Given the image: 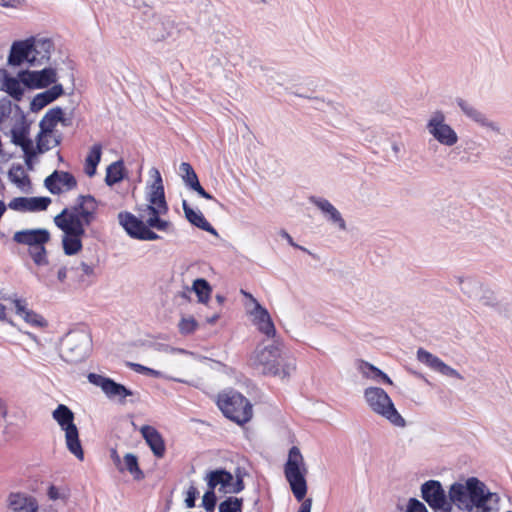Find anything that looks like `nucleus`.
I'll list each match as a JSON object with an SVG mask.
<instances>
[{
  "instance_id": "obj_1",
  "label": "nucleus",
  "mask_w": 512,
  "mask_h": 512,
  "mask_svg": "<svg viewBox=\"0 0 512 512\" xmlns=\"http://www.w3.org/2000/svg\"><path fill=\"white\" fill-rule=\"evenodd\" d=\"M421 497L435 511L451 512L453 505L464 512H499L500 496L491 492L476 477L465 483L454 482L448 496L438 480H428L421 485Z\"/></svg>"
},
{
  "instance_id": "obj_2",
  "label": "nucleus",
  "mask_w": 512,
  "mask_h": 512,
  "mask_svg": "<svg viewBox=\"0 0 512 512\" xmlns=\"http://www.w3.org/2000/svg\"><path fill=\"white\" fill-rule=\"evenodd\" d=\"M97 208L94 196L79 195L75 205L64 208L54 217L55 225L63 232L62 247L66 255H76L82 249L85 226L95 220Z\"/></svg>"
},
{
  "instance_id": "obj_3",
  "label": "nucleus",
  "mask_w": 512,
  "mask_h": 512,
  "mask_svg": "<svg viewBox=\"0 0 512 512\" xmlns=\"http://www.w3.org/2000/svg\"><path fill=\"white\" fill-rule=\"evenodd\" d=\"M249 363L264 376L279 377L282 380L289 379L296 370V359L281 339H274L269 344H258Z\"/></svg>"
},
{
  "instance_id": "obj_4",
  "label": "nucleus",
  "mask_w": 512,
  "mask_h": 512,
  "mask_svg": "<svg viewBox=\"0 0 512 512\" xmlns=\"http://www.w3.org/2000/svg\"><path fill=\"white\" fill-rule=\"evenodd\" d=\"M306 473L307 468L299 448L296 446L291 447L288 459L284 465V475L294 497L297 501H302L298 512H311L312 508V499H305L307 494Z\"/></svg>"
},
{
  "instance_id": "obj_5",
  "label": "nucleus",
  "mask_w": 512,
  "mask_h": 512,
  "mask_svg": "<svg viewBox=\"0 0 512 512\" xmlns=\"http://www.w3.org/2000/svg\"><path fill=\"white\" fill-rule=\"evenodd\" d=\"M147 201V204L141 205L138 208L139 215L142 218H146V222L153 229L164 232L169 231L172 223L161 218V216L166 215L169 211L164 188H151Z\"/></svg>"
},
{
  "instance_id": "obj_6",
  "label": "nucleus",
  "mask_w": 512,
  "mask_h": 512,
  "mask_svg": "<svg viewBox=\"0 0 512 512\" xmlns=\"http://www.w3.org/2000/svg\"><path fill=\"white\" fill-rule=\"evenodd\" d=\"M50 240V233L47 229H25L14 233L13 241L28 246V253L33 262L41 267L48 264L45 244Z\"/></svg>"
},
{
  "instance_id": "obj_7",
  "label": "nucleus",
  "mask_w": 512,
  "mask_h": 512,
  "mask_svg": "<svg viewBox=\"0 0 512 512\" xmlns=\"http://www.w3.org/2000/svg\"><path fill=\"white\" fill-rule=\"evenodd\" d=\"M217 405L223 415L238 425L249 422L253 416L252 404L241 393L229 391L220 394Z\"/></svg>"
},
{
  "instance_id": "obj_8",
  "label": "nucleus",
  "mask_w": 512,
  "mask_h": 512,
  "mask_svg": "<svg viewBox=\"0 0 512 512\" xmlns=\"http://www.w3.org/2000/svg\"><path fill=\"white\" fill-rule=\"evenodd\" d=\"M364 398L373 412L387 419L397 427H404L405 420L395 408L389 395L379 387H368L364 391Z\"/></svg>"
},
{
  "instance_id": "obj_9",
  "label": "nucleus",
  "mask_w": 512,
  "mask_h": 512,
  "mask_svg": "<svg viewBox=\"0 0 512 512\" xmlns=\"http://www.w3.org/2000/svg\"><path fill=\"white\" fill-rule=\"evenodd\" d=\"M52 417L65 432V441L69 452L77 459L83 460L84 451L79 439L78 428L74 423V413L72 410L64 404H59L53 411Z\"/></svg>"
},
{
  "instance_id": "obj_10",
  "label": "nucleus",
  "mask_w": 512,
  "mask_h": 512,
  "mask_svg": "<svg viewBox=\"0 0 512 512\" xmlns=\"http://www.w3.org/2000/svg\"><path fill=\"white\" fill-rule=\"evenodd\" d=\"M430 135L444 146H454L458 142V135L455 130L446 123V116L443 111H434L426 125Z\"/></svg>"
},
{
  "instance_id": "obj_11",
  "label": "nucleus",
  "mask_w": 512,
  "mask_h": 512,
  "mask_svg": "<svg viewBox=\"0 0 512 512\" xmlns=\"http://www.w3.org/2000/svg\"><path fill=\"white\" fill-rule=\"evenodd\" d=\"M91 345L90 336L84 332L69 333L65 340L64 359L69 363H79L88 357Z\"/></svg>"
},
{
  "instance_id": "obj_12",
  "label": "nucleus",
  "mask_w": 512,
  "mask_h": 512,
  "mask_svg": "<svg viewBox=\"0 0 512 512\" xmlns=\"http://www.w3.org/2000/svg\"><path fill=\"white\" fill-rule=\"evenodd\" d=\"M18 76L22 84L28 89H44L50 85L57 84L58 75L57 70L53 67H45L41 70H21Z\"/></svg>"
},
{
  "instance_id": "obj_13",
  "label": "nucleus",
  "mask_w": 512,
  "mask_h": 512,
  "mask_svg": "<svg viewBox=\"0 0 512 512\" xmlns=\"http://www.w3.org/2000/svg\"><path fill=\"white\" fill-rule=\"evenodd\" d=\"M87 378L91 384L100 387L108 398L118 397L122 401L126 397L134 394V392L126 386L100 374L89 373Z\"/></svg>"
},
{
  "instance_id": "obj_14",
  "label": "nucleus",
  "mask_w": 512,
  "mask_h": 512,
  "mask_svg": "<svg viewBox=\"0 0 512 512\" xmlns=\"http://www.w3.org/2000/svg\"><path fill=\"white\" fill-rule=\"evenodd\" d=\"M31 48L30 66H41L47 64L54 50V43L51 38L43 36L29 37Z\"/></svg>"
},
{
  "instance_id": "obj_15",
  "label": "nucleus",
  "mask_w": 512,
  "mask_h": 512,
  "mask_svg": "<svg viewBox=\"0 0 512 512\" xmlns=\"http://www.w3.org/2000/svg\"><path fill=\"white\" fill-rule=\"evenodd\" d=\"M59 184H62L67 191H70L76 188L77 180L72 173L59 170L53 171L44 180L45 187L54 195H59L63 191Z\"/></svg>"
},
{
  "instance_id": "obj_16",
  "label": "nucleus",
  "mask_w": 512,
  "mask_h": 512,
  "mask_svg": "<svg viewBox=\"0 0 512 512\" xmlns=\"http://www.w3.org/2000/svg\"><path fill=\"white\" fill-rule=\"evenodd\" d=\"M51 204L49 197H16L8 203V208L18 212L44 211Z\"/></svg>"
},
{
  "instance_id": "obj_17",
  "label": "nucleus",
  "mask_w": 512,
  "mask_h": 512,
  "mask_svg": "<svg viewBox=\"0 0 512 512\" xmlns=\"http://www.w3.org/2000/svg\"><path fill=\"white\" fill-rule=\"evenodd\" d=\"M309 202L322 212L328 222L336 225L342 231L347 229L346 222L341 213L330 201L322 197L310 196Z\"/></svg>"
},
{
  "instance_id": "obj_18",
  "label": "nucleus",
  "mask_w": 512,
  "mask_h": 512,
  "mask_svg": "<svg viewBox=\"0 0 512 512\" xmlns=\"http://www.w3.org/2000/svg\"><path fill=\"white\" fill-rule=\"evenodd\" d=\"M119 224L126 233L133 239L140 240L147 227L146 218L136 217L134 214L123 211L118 214Z\"/></svg>"
},
{
  "instance_id": "obj_19",
  "label": "nucleus",
  "mask_w": 512,
  "mask_h": 512,
  "mask_svg": "<svg viewBox=\"0 0 512 512\" xmlns=\"http://www.w3.org/2000/svg\"><path fill=\"white\" fill-rule=\"evenodd\" d=\"M456 104L463 112V114L473 122L477 123L482 127L489 128L493 131H499V127L495 122L489 120L488 117L482 111L478 110L468 101L464 100L463 98H456Z\"/></svg>"
},
{
  "instance_id": "obj_20",
  "label": "nucleus",
  "mask_w": 512,
  "mask_h": 512,
  "mask_svg": "<svg viewBox=\"0 0 512 512\" xmlns=\"http://www.w3.org/2000/svg\"><path fill=\"white\" fill-rule=\"evenodd\" d=\"M252 314L254 316V324L262 334L273 340L280 339V337H277L276 335L275 325L266 308L262 307L258 302H256Z\"/></svg>"
},
{
  "instance_id": "obj_21",
  "label": "nucleus",
  "mask_w": 512,
  "mask_h": 512,
  "mask_svg": "<svg viewBox=\"0 0 512 512\" xmlns=\"http://www.w3.org/2000/svg\"><path fill=\"white\" fill-rule=\"evenodd\" d=\"M31 48L32 44L30 43L29 38L14 41L8 55V64L14 67L21 66L25 62L29 64Z\"/></svg>"
},
{
  "instance_id": "obj_22",
  "label": "nucleus",
  "mask_w": 512,
  "mask_h": 512,
  "mask_svg": "<svg viewBox=\"0 0 512 512\" xmlns=\"http://www.w3.org/2000/svg\"><path fill=\"white\" fill-rule=\"evenodd\" d=\"M179 171L185 185L189 189L195 191L202 198L207 200H214L217 202V200L201 186L198 176L191 164L182 162L179 166Z\"/></svg>"
},
{
  "instance_id": "obj_23",
  "label": "nucleus",
  "mask_w": 512,
  "mask_h": 512,
  "mask_svg": "<svg viewBox=\"0 0 512 512\" xmlns=\"http://www.w3.org/2000/svg\"><path fill=\"white\" fill-rule=\"evenodd\" d=\"M140 433L156 458H162L166 452L165 441L160 432L150 425L140 428Z\"/></svg>"
},
{
  "instance_id": "obj_24",
  "label": "nucleus",
  "mask_w": 512,
  "mask_h": 512,
  "mask_svg": "<svg viewBox=\"0 0 512 512\" xmlns=\"http://www.w3.org/2000/svg\"><path fill=\"white\" fill-rule=\"evenodd\" d=\"M64 94V88L62 84H55L52 87L46 89L45 91L36 94L31 103L30 110L34 113L39 112L47 105L51 104L59 97Z\"/></svg>"
},
{
  "instance_id": "obj_25",
  "label": "nucleus",
  "mask_w": 512,
  "mask_h": 512,
  "mask_svg": "<svg viewBox=\"0 0 512 512\" xmlns=\"http://www.w3.org/2000/svg\"><path fill=\"white\" fill-rule=\"evenodd\" d=\"M8 506L14 512H37L38 510L36 498L22 492L10 493Z\"/></svg>"
},
{
  "instance_id": "obj_26",
  "label": "nucleus",
  "mask_w": 512,
  "mask_h": 512,
  "mask_svg": "<svg viewBox=\"0 0 512 512\" xmlns=\"http://www.w3.org/2000/svg\"><path fill=\"white\" fill-rule=\"evenodd\" d=\"M204 480L206 481L208 488L215 491V488L220 486V492L228 493L227 490L231 485V482L234 480V475L224 468H217L207 472Z\"/></svg>"
},
{
  "instance_id": "obj_27",
  "label": "nucleus",
  "mask_w": 512,
  "mask_h": 512,
  "mask_svg": "<svg viewBox=\"0 0 512 512\" xmlns=\"http://www.w3.org/2000/svg\"><path fill=\"white\" fill-rule=\"evenodd\" d=\"M182 208L190 224L212 235H217L216 229L206 220L201 211L192 209L186 200H182Z\"/></svg>"
},
{
  "instance_id": "obj_28",
  "label": "nucleus",
  "mask_w": 512,
  "mask_h": 512,
  "mask_svg": "<svg viewBox=\"0 0 512 512\" xmlns=\"http://www.w3.org/2000/svg\"><path fill=\"white\" fill-rule=\"evenodd\" d=\"M16 314L19 315L23 320L33 327H45L47 321L40 314L29 309L25 300L16 299L14 300Z\"/></svg>"
},
{
  "instance_id": "obj_29",
  "label": "nucleus",
  "mask_w": 512,
  "mask_h": 512,
  "mask_svg": "<svg viewBox=\"0 0 512 512\" xmlns=\"http://www.w3.org/2000/svg\"><path fill=\"white\" fill-rule=\"evenodd\" d=\"M30 133V124L26 122L25 116L21 117V121L19 124L13 126L10 131L11 134V142L22 148L30 147L33 144L32 140L29 138Z\"/></svg>"
},
{
  "instance_id": "obj_30",
  "label": "nucleus",
  "mask_w": 512,
  "mask_h": 512,
  "mask_svg": "<svg viewBox=\"0 0 512 512\" xmlns=\"http://www.w3.org/2000/svg\"><path fill=\"white\" fill-rule=\"evenodd\" d=\"M99 259L93 257L89 261H81L77 266H72L71 271H74L76 276L81 282L91 283L96 277V268L98 266Z\"/></svg>"
},
{
  "instance_id": "obj_31",
  "label": "nucleus",
  "mask_w": 512,
  "mask_h": 512,
  "mask_svg": "<svg viewBox=\"0 0 512 512\" xmlns=\"http://www.w3.org/2000/svg\"><path fill=\"white\" fill-rule=\"evenodd\" d=\"M358 370L366 378L372 379L376 382H382L388 385L393 384L392 380L386 373H384L382 370L366 361H359Z\"/></svg>"
},
{
  "instance_id": "obj_32",
  "label": "nucleus",
  "mask_w": 512,
  "mask_h": 512,
  "mask_svg": "<svg viewBox=\"0 0 512 512\" xmlns=\"http://www.w3.org/2000/svg\"><path fill=\"white\" fill-rule=\"evenodd\" d=\"M62 108L59 106L49 109L39 122L41 134H51L61 120Z\"/></svg>"
},
{
  "instance_id": "obj_33",
  "label": "nucleus",
  "mask_w": 512,
  "mask_h": 512,
  "mask_svg": "<svg viewBox=\"0 0 512 512\" xmlns=\"http://www.w3.org/2000/svg\"><path fill=\"white\" fill-rule=\"evenodd\" d=\"M22 85V81L18 75L17 77H12L8 74L4 75L2 89L16 101H20L23 98L24 89Z\"/></svg>"
},
{
  "instance_id": "obj_34",
  "label": "nucleus",
  "mask_w": 512,
  "mask_h": 512,
  "mask_svg": "<svg viewBox=\"0 0 512 512\" xmlns=\"http://www.w3.org/2000/svg\"><path fill=\"white\" fill-rule=\"evenodd\" d=\"M125 177V167L123 160H118L111 163L106 169L105 183L108 186H113L121 182Z\"/></svg>"
},
{
  "instance_id": "obj_35",
  "label": "nucleus",
  "mask_w": 512,
  "mask_h": 512,
  "mask_svg": "<svg viewBox=\"0 0 512 512\" xmlns=\"http://www.w3.org/2000/svg\"><path fill=\"white\" fill-rule=\"evenodd\" d=\"M101 155L102 146L100 144H94L85 159L84 171L87 176L93 177L96 174Z\"/></svg>"
},
{
  "instance_id": "obj_36",
  "label": "nucleus",
  "mask_w": 512,
  "mask_h": 512,
  "mask_svg": "<svg viewBox=\"0 0 512 512\" xmlns=\"http://www.w3.org/2000/svg\"><path fill=\"white\" fill-rule=\"evenodd\" d=\"M191 291H193L197 295L198 301L200 303H206L210 298L212 289L209 282L206 279L197 278L193 282Z\"/></svg>"
},
{
  "instance_id": "obj_37",
  "label": "nucleus",
  "mask_w": 512,
  "mask_h": 512,
  "mask_svg": "<svg viewBox=\"0 0 512 512\" xmlns=\"http://www.w3.org/2000/svg\"><path fill=\"white\" fill-rule=\"evenodd\" d=\"M10 181L16 184L19 188H24L30 185V179L25 174L23 167L20 164L12 165L8 171Z\"/></svg>"
},
{
  "instance_id": "obj_38",
  "label": "nucleus",
  "mask_w": 512,
  "mask_h": 512,
  "mask_svg": "<svg viewBox=\"0 0 512 512\" xmlns=\"http://www.w3.org/2000/svg\"><path fill=\"white\" fill-rule=\"evenodd\" d=\"M47 497L51 501L66 502L70 497V489L66 485L50 484L46 491Z\"/></svg>"
},
{
  "instance_id": "obj_39",
  "label": "nucleus",
  "mask_w": 512,
  "mask_h": 512,
  "mask_svg": "<svg viewBox=\"0 0 512 512\" xmlns=\"http://www.w3.org/2000/svg\"><path fill=\"white\" fill-rule=\"evenodd\" d=\"M124 464V470L129 471L135 480H142L144 478V473L138 464V458L134 454L127 453L124 456Z\"/></svg>"
},
{
  "instance_id": "obj_40",
  "label": "nucleus",
  "mask_w": 512,
  "mask_h": 512,
  "mask_svg": "<svg viewBox=\"0 0 512 512\" xmlns=\"http://www.w3.org/2000/svg\"><path fill=\"white\" fill-rule=\"evenodd\" d=\"M219 512H243V499L229 496L218 506Z\"/></svg>"
},
{
  "instance_id": "obj_41",
  "label": "nucleus",
  "mask_w": 512,
  "mask_h": 512,
  "mask_svg": "<svg viewBox=\"0 0 512 512\" xmlns=\"http://www.w3.org/2000/svg\"><path fill=\"white\" fill-rule=\"evenodd\" d=\"M417 359L419 362L427 365L428 367H430L431 369H433L435 371L438 368V366L440 365V363L442 362V360L439 357L431 354L430 352L426 351L423 348L418 349Z\"/></svg>"
},
{
  "instance_id": "obj_42",
  "label": "nucleus",
  "mask_w": 512,
  "mask_h": 512,
  "mask_svg": "<svg viewBox=\"0 0 512 512\" xmlns=\"http://www.w3.org/2000/svg\"><path fill=\"white\" fill-rule=\"evenodd\" d=\"M480 301L484 306L491 308H496L499 305V301L495 292L488 287L482 288Z\"/></svg>"
},
{
  "instance_id": "obj_43",
  "label": "nucleus",
  "mask_w": 512,
  "mask_h": 512,
  "mask_svg": "<svg viewBox=\"0 0 512 512\" xmlns=\"http://www.w3.org/2000/svg\"><path fill=\"white\" fill-rule=\"evenodd\" d=\"M197 327L198 323L193 317L182 318L178 324L179 331L183 335L192 334Z\"/></svg>"
},
{
  "instance_id": "obj_44",
  "label": "nucleus",
  "mask_w": 512,
  "mask_h": 512,
  "mask_svg": "<svg viewBox=\"0 0 512 512\" xmlns=\"http://www.w3.org/2000/svg\"><path fill=\"white\" fill-rule=\"evenodd\" d=\"M217 504L215 491L208 488L202 498V506L207 512H213Z\"/></svg>"
},
{
  "instance_id": "obj_45",
  "label": "nucleus",
  "mask_w": 512,
  "mask_h": 512,
  "mask_svg": "<svg viewBox=\"0 0 512 512\" xmlns=\"http://www.w3.org/2000/svg\"><path fill=\"white\" fill-rule=\"evenodd\" d=\"M127 366L137 373L152 376L155 378H159L162 375L160 371L146 367L142 364L127 362Z\"/></svg>"
},
{
  "instance_id": "obj_46",
  "label": "nucleus",
  "mask_w": 512,
  "mask_h": 512,
  "mask_svg": "<svg viewBox=\"0 0 512 512\" xmlns=\"http://www.w3.org/2000/svg\"><path fill=\"white\" fill-rule=\"evenodd\" d=\"M436 371L448 377L457 378L459 380L463 379L462 375L456 369L445 364L443 361L440 363Z\"/></svg>"
},
{
  "instance_id": "obj_47",
  "label": "nucleus",
  "mask_w": 512,
  "mask_h": 512,
  "mask_svg": "<svg viewBox=\"0 0 512 512\" xmlns=\"http://www.w3.org/2000/svg\"><path fill=\"white\" fill-rule=\"evenodd\" d=\"M47 135L48 134H41V131H39L36 137V147L34 148L38 151L39 154H43L52 148L46 139Z\"/></svg>"
},
{
  "instance_id": "obj_48",
  "label": "nucleus",
  "mask_w": 512,
  "mask_h": 512,
  "mask_svg": "<svg viewBox=\"0 0 512 512\" xmlns=\"http://www.w3.org/2000/svg\"><path fill=\"white\" fill-rule=\"evenodd\" d=\"M406 512H428L426 506L416 498H410Z\"/></svg>"
},
{
  "instance_id": "obj_49",
  "label": "nucleus",
  "mask_w": 512,
  "mask_h": 512,
  "mask_svg": "<svg viewBox=\"0 0 512 512\" xmlns=\"http://www.w3.org/2000/svg\"><path fill=\"white\" fill-rule=\"evenodd\" d=\"M199 492L196 487L190 486L186 492L185 505L187 508H194Z\"/></svg>"
},
{
  "instance_id": "obj_50",
  "label": "nucleus",
  "mask_w": 512,
  "mask_h": 512,
  "mask_svg": "<svg viewBox=\"0 0 512 512\" xmlns=\"http://www.w3.org/2000/svg\"><path fill=\"white\" fill-rule=\"evenodd\" d=\"M25 158V164L29 169H32V160L38 154V151L34 148L33 144L30 147L22 148Z\"/></svg>"
},
{
  "instance_id": "obj_51",
  "label": "nucleus",
  "mask_w": 512,
  "mask_h": 512,
  "mask_svg": "<svg viewBox=\"0 0 512 512\" xmlns=\"http://www.w3.org/2000/svg\"><path fill=\"white\" fill-rule=\"evenodd\" d=\"M11 113V101L7 98L0 99V123Z\"/></svg>"
},
{
  "instance_id": "obj_52",
  "label": "nucleus",
  "mask_w": 512,
  "mask_h": 512,
  "mask_svg": "<svg viewBox=\"0 0 512 512\" xmlns=\"http://www.w3.org/2000/svg\"><path fill=\"white\" fill-rule=\"evenodd\" d=\"M150 175H151V177L154 178V181H153V183L151 185V188H155V189H162V188H164L161 174H160V172H159V170L157 168H152L150 170Z\"/></svg>"
},
{
  "instance_id": "obj_53",
  "label": "nucleus",
  "mask_w": 512,
  "mask_h": 512,
  "mask_svg": "<svg viewBox=\"0 0 512 512\" xmlns=\"http://www.w3.org/2000/svg\"><path fill=\"white\" fill-rule=\"evenodd\" d=\"M245 489L244 480L239 478L235 479V481L231 482V485L229 486L227 492L231 494H238L242 492Z\"/></svg>"
},
{
  "instance_id": "obj_54",
  "label": "nucleus",
  "mask_w": 512,
  "mask_h": 512,
  "mask_svg": "<svg viewBox=\"0 0 512 512\" xmlns=\"http://www.w3.org/2000/svg\"><path fill=\"white\" fill-rule=\"evenodd\" d=\"M151 228L152 227L147 224V227H146L145 231L143 232V235L140 240L153 241V240H158L161 238L157 233H155L153 230H151Z\"/></svg>"
},
{
  "instance_id": "obj_55",
  "label": "nucleus",
  "mask_w": 512,
  "mask_h": 512,
  "mask_svg": "<svg viewBox=\"0 0 512 512\" xmlns=\"http://www.w3.org/2000/svg\"><path fill=\"white\" fill-rule=\"evenodd\" d=\"M110 458L119 471H124L120 455L115 448L110 449Z\"/></svg>"
},
{
  "instance_id": "obj_56",
  "label": "nucleus",
  "mask_w": 512,
  "mask_h": 512,
  "mask_svg": "<svg viewBox=\"0 0 512 512\" xmlns=\"http://www.w3.org/2000/svg\"><path fill=\"white\" fill-rule=\"evenodd\" d=\"M280 235H281L284 239H286V240H287V242H288L291 246H293V247H295V248H298V249H300V250H302V251H304V252L309 253V251H308L305 247H302V246H300V245L296 244V243L293 241V238L290 236V234H289L287 231H285V230H281Z\"/></svg>"
},
{
  "instance_id": "obj_57",
  "label": "nucleus",
  "mask_w": 512,
  "mask_h": 512,
  "mask_svg": "<svg viewBox=\"0 0 512 512\" xmlns=\"http://www.w3.org/2000/svg\"><path fill=\"white\" fill-rule=\"evenodd\" d=\"M162 24L165 27V30H167V32H166V34H162L161 38L164 39L166 37L172 36L173 35L172 29H173V26H174V22L170 21V20H167L166 22H163Z\"/></svg>"
},
{
  "instance_id": "obj_58",
  "label": "nucleus",
  "mask_w": 512,
  "mask_h": 512,
  "mask_svg": "<svg viewBox=\"0 0 512 512\" xmlns=\"http://www.w3.org/2000/svg\"><path fill=\"white\" fill-rule=\"evenodd\" d=\"M68 269L66 266H61L57 271V278L60 282H64L67 278Z\"/></svg>"
},
{
  "instance_id": "obj_59",
  "label": "nucleus",
  "mask_w": 512,
  "mask_h": 512,
  "mask_svg": "<svg viewBox=\"0 0 512 512\" xmlns=\"http://www.w3.org/2000/svg\"><path fill=\"white\" fill-rule=\"evenodd\" d=\"M36 276L38 278V280L40 282H42L43 284H45L46 286H49L51 285V279H49V277L43 273H36Z\"/></svg>"
},
{
  "instance_id": "obj_60",
  "label": "nucleus",
  "mask_w": 512,
  "mask_h": 512,
  "mask_svg": "<svg viewBox=\"0 0 512 512\" xmlns=\"http://www.w3.org/2000/svg\"><path fill=\"white\" fill-rule=\"evenodd\" d=\"M233 475H234L235 479H239V478L244 479V476L246 475V472H245V470L243 468L237 467L235 469V472H234Z\"/></svg>"
},
{
  "instance_id": "obj_61",
  "label": "nucleus",
  "mask_w": 512,
  "mask_h": 512,
  "mask_svg": "<svg viewBox=\"0 0 512 512\" xmlns=\"http://www.w3.org/2000/svg\"><path fill=\"white\" fill-rule=\"evenodd\" d=\"M59 123H61L63 126H70L72 123V120H71V118H66L64 116V112L62 111L61 120H59Z\"/></svg>"
},
{
  "instance_id": "obj_62",
  "label": "nucleus",
  "mask_w": 512,
  "mask_h": 512,
  "mask_svg": "<svg viewBox=\"0 0 512 512\" xmlns=\"http://www.w3.org/2000/svg\"><path fill=\"white\" fill-rule=\"evenodd\" d=\"M6 319V307L3 304H0V320L4 321Z\"/></svg>"
},
{
  "instance_id": "obj_63",
  "label": "nucleus",
  "mask_w": 512,
  "mask_h": 512,
  "mask_svg": "<svg viewBox=\"0 0 512 512\" xmlns=\"http://www.w3.org/2000/svg\"><path fill=\"white\" fill-rule=\"evenodd\" d=\"M462 283H463L462 290L464 292H465V285H471V284L477 285L478 284V282L473 281L471 279H467L466 281H462Z\"/></svg>"
},
{
  "instance_id": "obj_64",
  "label": "nucleus",
  "mask_w": 512,
  "mask_h": 512,
  "mask_svg": "<svg viewBox=\"0 0 512 512\" xmlns=\"http://www.w3.org/2000/svg\"><path fill=\"white\" fill-rule=\"evenodd\" d=\"M219 318V315L218 314H214L213 316H211L210 318L207 319L208 323L210 324H213L215 323Z\"/></svg>"
}]
</instances>
